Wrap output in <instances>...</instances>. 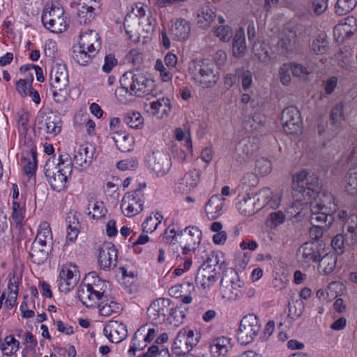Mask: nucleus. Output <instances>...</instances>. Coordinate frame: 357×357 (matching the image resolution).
Here are the masks:
<instances>
[{"label":"nucleus","mask_w":357,"mask_h":357,"mask_svg":"<svg viewBox=\"0 0 357 357\" xmlns=\"http://www.w3.org/2000/svg\"><path fill=\"white\" fill-rule=\"evenodd\" d=\"M26 164L24 167V170L26 175L31 176L35 174L37 167L36 155L35 152L31 153V158H24Z\"/></svg>","instance_id":"obj_58"},{"label":"nucleus","mask_w":357,"mask_h":357,"mask_svg":"<svg viewBox=\"0 0 357 357\" xmlns=\"http://www.w3.org/2000/svg\"><path fill=\"white\" fill-rule=\"evenodd\" d=\"M333 222V216L319 215L314 213L310 214V236L314 240L319 239L324 234V231L328 229Z\"/></svg>","instance_id":"obj_21"},{"label":"nucleus","mask_w":357,"mask_h":357,"mask_svg":"<svg viewBox=\"0 0 357 357\" xmlns=\"http://www.w3.org/2000/svg\"><path fill=\"white\" fill-rule=\"evenodd\" d=\"M146 331V326H141L134 334L132 341L130 344L128 353L130 356H135L136 351L142 350L147 345V343L144 342L142 337H144V333Z\"/></svg>","instance_id":"obj_41"},{"label":"nucleus","mask_w":357,"mask_h":357,"mask_svg":"<svg viewBox=\"0 0 357 357\" xmlns=\"http://www.w3.org/2000/svg\"><path fill=\"white\" fill-rule=\"evenodd\" d=\"M259 199L261 204V208L267 206L275 208L279 206L280 199L278 195H272L270 188H264L259 192Z\"/></svg>","instance_id":"obj_40"},{"label":"nucleus","mask_w":357,"mask_h":357,"mask_svg":"<svg viewBox=\"0 0 357 357\" xmlns=\"http://www.w3.org/2000/svg\"><path fill=\"white\" fill-rule=\"evenodd\" d=\"M40 129H44L46 133L55 136L60 133L61 123L59 117L55 114L42 116V120L38 122Z\"/></svg>","instance_id":"obj_29"},{"label":"nucleus","mask_w":357,"mask_h":357,"mask_svg":"<svg viewBox=\"0 0 357 357\" xmlns=\"http://www.w3.org/2000/svg\"><path fill=\"white\" fill-rule=\"evenodd\" d=\"M343 232L346 236V244L353 245L357 243V215L352 214L347 219Z\"/></svg>","instance_id":"obj_31"},{"label":"nucleus","mask_w":357,"mask_h":357,"mask_svg":"<svg viewBox=\"0 0 357 357\" xmlns=\"http://www.w3.org/2000/svg\"><path fill=\"white\" fill-rule=\"evenodd\" d=\"M50 248V245H44L41 243L33 242L30 252L32 262L38 265L43 264L48 258Z\"/></svg>","instance_id":"obj_34"},{"label":"nucleus","mask_w":357,"mask_h":357,"mask_svg":"<svg viewBox=\"0 0 357 357\" xmlns=\"http://www.w3.org/2000/svg\"><path fill=\"white\" fill-rule=\"evenodd\" d=\"M125 123L131 128H139L143 123L142 115L138 112H129L124 117Z\"/></svg>","instance_id":"obj_53"},{"label":"nucleus","mask_w":357,"mask_h":357,"mask_svg":"<svg viewBox=\"0 0 357 357\" xmlns=\"http://www.w3.org/2000/svg\"><path fill=\"white\" fill-rule=\"evenodd\" d=\"M253 53L261 62L268 63L271 59V51L269 45L264 42L255 43L253 45Z\"/></svg>","instance_id":"obj_42"},{"label":"nucleus","mask_w":357,"mask_h":357,"mask_svg":"<svg viewBox=\"0 0 357 357\" xmlns=\"http://www.w3.org/2000/svg\"><path fill=\"white\" fill-rule=\"evenodd\" d=\"M238 211L245 216H250L261 208L259 194L255 196L247 193L242 196L237 204Z\"/></svg>","instance_id":"obj_24"},{"label":"nucleus","mask_w":357,"mask_h":357,"mask_svg":"<svg viewBox=\"0 0 357 357\" xmlns=\"http://www.w3.org/2000/svg\"><path fill=\"white\" fill-rule=\"evenodd\" d=\"M52 240V234L49 224L47 222H41L33 242L41 243L44 245H49L48 243H51Z\"/></svg>","instance_id":"obj_44"},{"label":"nucleus","mask_w":357,"mask_h":357,"mask_svg":"<svg viewBox=\"0 0 357 357\" xmlns=\"http://www.w3.org/2000/svg\"><path fill=\"white\" fill-rule=\"evenodd\" d=\"M231 340L225 336L211 340L209 344L210 352L214 356H225L231 349Z\"/></svg>","instance_id":"obj_32"},{"label":"nucleus","mask_w":357,"mask_h":357,"mask_svg":"<svg viewBox=\"0 0 357 357\" xmlns=\"http://www.w3.org/2000/svg\"><path fill=\"white\" fill-rule=\"evenodd\" d=\"M345 190L349 194H357V165L351 167L344 178Z\"/></svg>","instance_id":"obj_45"},{"label":"nucleus","mask_w":357,"mask_h":357,"mask_svg":"<svg viewBox=\"0 0 357 357\" xmlns=\"http://www.w3.org/2000/svg\"><path fill=\"white\" fill-rule=\"evenodd\" d=\"M146 183H140L139 188L134 191L128 192L124 195L121 202V210L127 217H132L142 211L144 203V194L142 188H146Z\"/></svg>","instance_id":"obj_12"},{"label":"nucleus","mask_w":357,"mask_h":357,"mask_svg":"<svg viewBox=\"0 0 357 357\" xmlns=\"http://www.w3.org/2000/svg\"><path fill=\"white\" fill-rule=\"evenodd\" d=\"M158 322L172 328L178 327L181 323V312L171 307L169 298H158Z\"/></svg>","instance_id":"obj_15"},{"label":"nucleus","mask_w":357,"mask_h":357,"mask_svg":"<svg viewBox=\"0 0 357 357\" xmlns=\"http://www.w3.org/2000/svg\"><path fill=\"white\" fill-rule=\"evenodd\" d=\"M117 249L112 243H105L99 249L98 264L100 267L105 271H110L116 266Z\"/></svg>","instance_id":"obj_20"},{"label":"nucleus","mask_w":357,"mask_h":357,"mask_svg":"<svg viewBox=\"0 0 357 357\" xmlns=\"http://www.w3.org/2000/svg\"><path fill=\"white\" fill-rule=\"evenodd\" d=\"M346 243V236L342 234H337L331 241V246L336 252L337 255H340L344 253V243Z\"/></svg>","instance_id":"obj_62"},{"label":"nucleus","mask_w":357,"mask_h":357,"mask_svg":"<svg viewBox=\"0 0 357 357\" xmlns=\"http://www.w3.org/2000/svg\"><path fill=\"white\" fill-rule=\"evenodd\" d=\"M258 184V178L253 173H246L241 179L243 189L247 192L248 189L255 187Z\"/></svg>","instance_id":"obj_59"},{"label":"nucleus","mask_w":357,"mask_h":357,"mask_svg":"<svg viewBox=\"0 0 357 357\" xmlns=\"http://www.w3.org/2000/svg\"><path fill=\"white\" fill-rule=\"evenodd\" d=\"M200 173L194 169L186 173L178 183V189L182 192H189L195 188L199 180Z\"/></svg>","instance_id":"obj_35"},{"label":"nucleus","mask_w":357,"mask_h":357,"mask_svg":"<svg viewBox=\"0 0 357 357\" xmlns=\"http://www.w3.org/2000/svg\"><path fill=\"white\" fill-rule=\"evenodd\" d=\"M95 153V148L91 144H82L74 150L73 162L82 169L89 167Z\"/></svg>","instance_id":"obj_22"},{"label":"nucleus","mask_w":357,"mask_h":357,"mask_svg":"<svg viewBox=\"0 0 357 357\" xmlns=\"http://www.w3.org/2000/svg\"><path fill=\"white\" fill-rule=\"evenodd\" d=\"M162 242L165 244H175L178 241V233L176 231V226L169 225L165 230L162 236Z\"/></svg>","instance_id":"obj_52"},{"label":"nucleus","mask_w":357,"mask_h":357,"mask_svg":"<svg viewBox=\"0 0 357 357\" xmlns=\"http://www.w3.org/2000/svg\"><path fill=\"white\" fill-rule=\"evenodd\" d=\"M121 88L116 91L121 93H129L130 95L140 96L149 92L155 86L154 80L149 79L146 75L137 72H127L119 79Z\"/></svg>","instance_id":"obj_5"},{"label":"nucleus","mask_w":357,"mask_h":357,"mask_svg":"<svg viewBox=\"0 0 357 357\" xmlns=\"http://www.w3.org/2000/svg\"><path fill=\"white\" fill-rule=\"evenodd\" d=\"M322 253L317 260L318 271L322 275H328L331 273L336 266L337 256L333 252H326L324 248Z\"/></svg>","instance_id":"obj_28"},{"label":"nucleus","mask_w":357,"mask_h":357,"mask_svg":"<svg viewBox=\"0 0 357 357\" xmlns=\"http://www.w3.org/2000/svg\"><path fill=\"white\" fill-rule=\"evenodd\" d=\"M103 333L112 343L121 342L128 335L126 326L121 322L113 320L106 324Z\"/></svg>","instance_id":"obj_23"},{"label":"nucleus","mask_w":357,"mask_h":357,"mask_svg":"<svg viewBox=\"0 0 357 357\" xmlns=\"http://www.w3.org/2000/svg\"><path fill=\"white\" fill-rule=\"evenodd\" d=\"M145 15L144 5L142 3H137L132 7L130 12L125 17L124 28L130 39L136 43L139 37L140 25Z\"/></svg>","instance_id":"obj_13"},{"label":"nucleus","mask_w":357,"mask_h":357,"mask_svg":"<svg viewBox=\"0 0 357 357\" xmlns=\"http://www.w3.org/2000/svg\"><path fill=\"white\" fill-rule=\"evenodd\" d=\"M112 139L116 144V147L121 152H129L133 149L134 137L126 132H116Z\"/></svg>","instance_id":"obj_36"},{"label":"nucleus","mask_w":357,"mask_h":357,"mask_svg":"<svg viewBox=\"0 0 357 357\" xmlns=\"http://www.w3.org/2000/svg\"><path fill=\"white\" fill-rule=\"evenodd\" d=\"M170 111L171 105L169 98H162L158 99V114H160V118L163 119L167 116Z\"/></svg>","instance_id":"obj_63"},{"label":"nucleus","mask_w":357,"mask_h":357,"mask_svg":"<svg viewBox=\"0 0 357 357\" xmlns=\"http://www.w3.org/2000/svg\"><path fill=\"white\" fill-rule=\"evenodd\" d=\"M291 65L289 63L282 64L279 69V78L283 85H289L291 83V77L290 71Z\"/></svg>","instance_id":"obj_56"},{"label":"nucleus","mask_w":357,"mask_h":357,"mask_svg":"<svg viewBox=\"0 0 357 357\" xmlns=\"http://www.w3.org/2000/svg\"><path fill=\"white\" fill-rule=\"evenodd\" d=\"M73 163L68 155H61L58 164L54 158H49L44 166L45 175L51 188L57 192L63 190L67 187L68 178L71 176Z\"/></svg>","instance_id":"obj_2"},{"label":"nucleus","mask_w":357,"mask_h":357,"mask_svg":"<svg viewBox=\"0 0 357 357\" xmlns=\"http://www.w3.org/2000/svg\"><path fill=\"white\" fill-rule=\"evenodd\" d=\"M284 130L289 134H298L301 130V117L298 109L293 106L285 108L281 117Z\"/></svg>","instance_id":"obj_18"},{"label":"nucleus","mask_w":357,"mask_h":357,"mask_svg":"<svg viewBox=\"0 0 357 357\" xmlns=\"http://www.w3.org/2000/svg\"><path fill=\"white\" fill-rule=\"evenodd\" d=\"M296 33L295 31L288 30L280 38L278 43V48L282 54L291 52L296 47Z\"/></svg>","instance_id":"obj_37"},{"label":"nucleus","mask_w":357,"mask_h":357,"mask_svg":"<svg viewBox=\"0 0 357 357\" xmlns=\"http://www.w3.org/2000/svg\"><path fill=\"white\" fill-rule=\"evenodd\" d=\"M41 20L47 29L56 33H62L68 26L63 8L60 6L45 7L43 11Z\"/></svg>","instance_id":"obj_8"},{"label":"nucleus","mask_w":357,"mask_h":357,"mask_svg":"<svg viewBox=\"0 0 357 357\" xmlns=\"http://www.w3.org/2000/svg\"><path fill=\"white\" fill-rule=\"evenodd\" d=\"M225 267V261L222 253L212 252L199 268L195 281L197 284L204 289L210 288L220 278L218 271Z\"/></svg>","instance_id":"obj_3"},{"label":"nucleus","mask_w":357,"mask_h":357,"mask_svg":"<svg viewBox=\"0 0 357 357\" xmlns=\"http://www.w3.org/2000/svg\"><path fill=\"white\" fill-rule=\"evenodd\" d=\"M201 333L195 328L185 327L178 333L173 344V351L177 356L188 354L199 342Z\"/></svg>","instance_id":"obj_7"},{"label":"nucleus","mask_w":357,"mask_h":357,"mask_svg":"<svg viewBox=\"0 0 357 357\" xmlns=\"http://www.w3.org/2000/svg\"><path fill=\"white\" fill-rule=\"evenodd\" d=\"M158 163L161 165V168L158 171V176L165 175L171 169L172 160L169 155H163L160 158V160Z\"/></svg>","instance_id":"obj_64"},{"label":"nucleus","mask_w":357,"mask_h":357,"mask_svg":"<svg viewBox=\"0 0 357 357\" xmlns=\"http://www.w3.org/2000/svg\"><path fill=\"white\" fill-rule=\"evenodd\" d=\"M259 149V139L248 137L240 140L236 146L234 158L239 163L248 161Z\"/></svg>","instance_id":"obj_16"},{"label":"nucleus","mask_w":357,"mask_h":357,"mask_svg":"<svg viewBox=\"0 0 357 357\" xmlns=\"http://www.w3.org/2000/svg\"><path fill=\"white\" fill-rule=\"evenodd\" d=\"M324 246L322 243L317 242H306L303 243L297 250L296 256L298 261L302 264H310L317 263L319 256L322 253Z\"/></svg>","instance_id":"obj_17"},{"label":"nucleus","mask_w":357,"mask_h":357,"mask_svg":"<svg viewBox=\"0 0 357 357\" xmlns=\"http://www.w3.org/2000/svg\"><path fill=\"white\" fill-rule=\"evenodd\" d=\"M98 307L100 314L105 317H109L112 314L119 313L121 310L120 305L112 299L105 300L103 298V300L98 304Z\"/></svg>","instance_id":"obj_46"},{"label":"nucleus","mask_w":357,"mask_h":357,"mask_svg":"<svg viewBox=\"0 0 357 357\" xmlns=\"http://www.w3.org/2000/svg\"><path fill=\"white\" fill-rule=\"evenodd\" d=\"M238 273L230 268L226 271L220 282V291L224 298L236 300L241 295V289L243 286Z\"/></svg>","instance_id":"obj_11"},{"label":"nucleus","mask_w":357,"mask_h":357,"mask_svg":"<svg viewBox=\"0 0 357 357\" xmlns=\"http://www.w3.org/2000/svg\"><path fill=\"white\" fill-rule=\"evenodd\" d=\"M79 46L87 50L89 53H96L100 47V37L93 30H88L79 36Z\"/></svg>","instance_id":"obj_26"},{"label":"nucleus","mask_w":357,"mask_h":357,"mask_svg":"<svg viewBox=\"0 0 357 357\" xmlns=\"http://www.w3.org/2000/svg\"><path fill=\"white\" fill-rule=\"evenodd\" d=\"M304 204H310L311 214L317 213L327 216H333V213L337 211V204L333 195L327 191L319 190L314 197L303 202Z\"/></svg>","instance_id":"obj_9"},{"label":"nucleus","mask_w":357,"mask_h":357,"mask_svg":"<svg viewBox=\"0 0 357 357\" xmlns=\"http://www.w3.org/2000/svg\"><path fill=\"white\" fill-rule=\"evenodd\" d=\"M94 55L95 53H89L87 50L81 48L80 46L75 49L73 52V58L81 66H86Z\"/></svg>","instance_id":"obj_49"},{"label":"nucleus","mask_w":357,"mask_h":357,"mask_svg":"<svg viewBox=\"0 0 357 357\" xmlns=\"http://www.w3.org/2000/svg\"><path fill=\"white\" fill-rule=\"evenodd\" d=\"M17 128L20 132L26 133L28 130V123L29 121L30 114L25 110H21L17 112Z\"/></svg>","instance_id":"obj_54"},{"label":"nucleus","mask_w":357,"mask_h":357,"mask_svg":"<svg viewBox=\"0 0 357 357\" xmlns=\"http://www.w3.org/2000/svg\"><path fill=\"white\" fill-rule=\"evenodd\" d=\"M304 310V303L301 300H296L289 303V315L292 318L300 317Z\"/></svg>","instance_id":"obj_60"},{"label":"nucleus","mask_w":357,"mask_h":357,"mask_svg":"<svg viewBox=\"0 0 357 357\" xmlns=\"http://www.w3.org/2000/svg\"><path fill=\"white\" fill-rule=\"evenodd\" d=\"M356 5L357 0H337L335 7V13L339 16L347 15L354 10Z\"/></svg>","instance_id":"obj_50"},{"label":"nucleus","mask_w":357,"mask_h":357,"mask_svg":"<svg viewBox=\"0 0 357 357\" xmlns=\"http://www.w3.org/2000/svg\"><path fill=\"white\" fill-rule=\"evenodd\" d=\"M84 280V284L89 285L93 292L95 291L98 295L105 298L104 294L107 289V282L105 280L100 279L94 271L86 274Z\"/></svg>","instance_id":"obj_33"},{"label":"nucleus","mask_w":357,"mask_h":357,"mask_svg":"<svg viewBox=\"0 0 357 357\" xmlns=\"http://www.w3.org/2000/svg\"><path fill=\"white\" fill-rule=\"evenodd\" d=\"M214 33L223 42L229 41L233 36L232 29L229 26H220L218 27L215 29Z\"/></svg>","instance_id":"obj_61"},{"label":"nucleus","mask_w":357,"mask_h":357,"mask_svg":"<svg viewBox=\"0 0 357 357\" xmlns=\"http://www.w3.org/2000/svg\"><path fill=\"white\" fill-rule=\"evenodd\" d=\"M50 82L54 99L62 102L67 96L66 86L68 84V74L65 64L54 63L50 74Z\"/></svg>","instance_id":"obj_6"},{"label":"nucleus","mask_w":357,"mask_h":357,"mask_svg":"<svg viewBox=\"0 0 357 357\" xmlns=\"http://www.w3.org/2000/svg\"><path fill=\"white\" fill-rule=\"evenodd\" d=\"M321 184L317 175L310 169H301L293 176L294 197L296 202L293 203L288 210L292 215L301 213L303 202L311 199L319 193Z\"/></svg>","instance_id":"obj_1"},{"label":"nucleus","mask_w":357,"mask_h":357,"mask_svg":"<svg viewBox=\"0 0 357 357\" xmlns=\"http://www.w3.org/2000/svg\"><path fill=\"white\" fill-rule=\"evenodd\" d=\"M20 347V342L13 336L6 337L4 342L1 345V350L6 356H11L15 353Z\"/></svg>","instance_id":"obj_51"},{"label":"nucleus","mask_w":357,"mask_h":357,"mask_svg":"<svg viewBox=\"0 0 357 357\" xmlns=\"http://www.w3.org/2000/svg\"><path fill=\"white\" fill-rule=\"evenodd\" d=\"M245 37L243 30L241 28L236 31L233 40L232 52L235 57H242L246 52Z\"/></svg>","instance_id":"obj_38"},{"label":"nucleus","mask_w":357,"mask_h":357,"mask_svg":"<svg viewBox=\"0 0 357 357\" xmlns=\"http://www.w3.org/2000/svg\"><path fill=\"white\" fill-rule=\"evenodd\" d=\"M215 18V15L213 9L208 6H204L197 11L196 20L199 27L206 29Z\"/></svg>","instance_id":"obj_39"},{"label":"nucleus","mask_w":357,"mask_h":357,"mask_svg":"<svg viewBox=\"0 0 357 357\" xmlns=\"http://www.w3.org/2000/svg\"><path fill=\"white\" fill-rule=\"evenodd\" d=\"M86 212L93 219H100L105 215L107 209L104 207L103 202L90 201Z\"/></svg>","instance_id":"obj_47"},{"label":"nucleus","mask_w":357,"mask_h":357,"mask_svg":"<svg viewBox=\"0 0 357 357\" xmlns=\"http://www.w3.org/2000/svg\"><path fill=\"white\" fill-rule=\"evenodd\" d=\"M261 331V324L254 314H249L241 319L238 332L237 340L242 345L248 344L254 341Z\"/></svg>","instance_id":"obj_10"},{"label":"nucleus","mask_w":357,"mask_h":357,"mask_svg":"<svg viewBox=\"0 0 357 357\" xmlns=\"http://www.w3.org/2000/svg\"><path fill=\"white\" fill-rule=\"evenodd\" d=\"M73 222L69 221V225L67 227L66 240L70 242H74L79 234V222L73 216Z\"/></svg>","instance_id":"obj_57"},{"label":"nucleus","mask_w":357,"mask_h":357,"mask_svg":"<svg viewBox=\"0 0 357 357\" xmlns=\"http://www.w3.org/2000/svg\"><path fill=\"white\" fill-rule=\"evenodd\" d=\"M78 281L79 276L77 274V266L73 264L63 266L57 280L60 291L66 293L70 291Z\"/></svg>","instance_id":"obj_19"},{"label":"nucleus","mask_w":357,"mask_h":357,"mask_svg":"<svg viewBox=\"0 0 357 357\" xmlns=\"http://www.w3.org/2000/svg\"><path fill=\"white\" fill-rule=\"evenodd\" d=\"M202 231L197 227L190 226L178 233V243L183 255L195 252L202 241Z\"/></svg>","instance_id":"obj_14"},{"label":"nucleus","mask_w":357,"mask_h":357,"mask_svg":"<svg viewBox=\"0 0 357 357\" xmlns=\"http://www.w3.org/2000/svg\"><path fill=\"white\" fill-rule=\"evenodd\" d=\"M190 31V23L185 19H178L172 29L173 35L179 40L188 38Z\"/></svg>","instance_id":"obj_43"},{"label":"nucleus","mask_w":357,"mask_h":357,"mask_svg":"<svg viewBox=\"0 0 357 357\" xmlns=\"http://www.w3.org/2000/svg\"><path fill=\"white\" fill-rule=\"evenodd\" d=\"M272 170V165L269 160L260 158L256 160L255 171L261 176H265L269 174Z\"/></svg>","instance_id":"obj_55"},{"label":"nucleus","mask_w":357,"mask_h":357,"mask_svg":"<svg viewBox=\"0 0 357 357\" xmlns=\"http://www.w3.org/2000/svg\"><path fill=\"white\" fill-rule=\"evenodd\" d=\"M98 3L96 0H80L77 12V19L80 24H87L93 20Z\"/></svg>","instance_id":"obj_25"},{"label":"nucleus","mask_w":357,"mask_h":357,"mask_svg":"<svg viewBox=\"0 0 357 357\" xmlns=\"http://www.w3.org/2000/svg\"><path fill=\"white\" fill-rule=\"evenodd\" d=\"M77 296L79 301L86 307H94L98 302L102 299L96 292H93L89 285H86L82 282L77 289Z\"/></svg>","instance_id":"obj_27"},{"label":"nucleus","mask_w":357,"mask_h":357,"mask_svg":"<svg viewBox=\"0 0 357 357\" xmlns=\"http://www.w3.org/2000/svg\"><path fill=\"white\" fill-rule=\"evenodd\" d=\"M224 199L220 195H213L205 206L206 215L210 220H215L222 214Z\"/></svg>","instance_id":"obj_30"},{"label":"nucleus","mask_w":357,"mask_h":357,"mask_svg":"<svg viewBox=\"0 0 357 357\" xmlns=\"http://www.w3.org/2000/svg\"><path fill=\"white\" fill-rule=\"evenodd\" d=\"M188 71L192 79L204 88L215 86L219 79V71L209 61L193 60L189 63Z\"/></svg>","instance_id":"obj_4"},{"label":"nucleus","mask_w":357,"mask_h":357,"mask_svg":"<svg viewBox=\"0 0 357 357\" xmlns=\"http://www.w3.org/2000/svg\"><path fill=\"white\" fill-rule=\"evenodd\" d=\"M312 51L316 54H324L329 48V42L324 35H319L310 45Z\"/></svg>","instance_id":"obj_48"}]
</instances>
